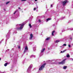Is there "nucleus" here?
I'll use <instances>...</instances> for the list:
<instances>
[{"label":"nucleus","mask_w":73,"mask_h":73,"mask_svg":"<svg viewBox=\"0 0 73 73\" xmlns=\"http://www.w3.org/2000/svg\"><path fill=\"white\" fill-rule=\"evenodd\" d=\"M35 1H37V0H35Z\"/></svg>","instance_id":"nucleus-27"},{"label":"nucleus","mask_w":73,"mask_h":73,"mask_svg":"<svg viewBox=\"0 0 73 73\" xmlns=\"http://www.w3.org/2000/svg\"><path fill=\"white\" fill-rule=\"evenodd\" d=\"M68 47H69V48H70V44H68Z\"/></svg>","instance_id":"nucleus-21"},{"label":"nucleus","mask_w":73,"mask_h":73,"mask_svg":"<svg viewBox=\"0 0 73 73\" xmlns=\"http://www.w3.org/2000/svg\"><path fill=\"white\" fill-rule=\"evenodd\" d=\"M36 9V8H35L34 9V11H35Z\"/></svg>","instance_id":"nucleus-22"},{"label":"nucleus","mask_w":73,"mask_h":73,"mask_svg":"<svg viewBox=\"0 0 73 73\" xmlns=\"http://www.w3.org/2000/svg\"><path fill=\"white\" fill-rule=\"evenodd\" d=\"M18 48L19 49H20V46H18Z\"/></svg>","instance_id":"nucleus-25"},{"label":"nucleus","mask_w":73,"mask_h":73,"mask_svg":"<svg viewBox=\"0 0 73 73\" xmlns=\"http://www.w3.org/2000/svg\"><path fill=\"white\" fill-rule=\"evenodd\" d=\"M1 73H4V72H2Z\"/></svg>","instance_id":"nucleus-31"},{"label":"nucleus","mask_w":73,"mask_h":73,"mask_svg":"<svg viewBox=\"0 0 73 73\" xmlns=\"http://www.w3.org/2000/svg\"><path fill=\"white\" fill-rule=\"evenodd\" d=\"M33 35L32 34H31L30 35V40H32V38H33Z\"/></svg>","instance_id":"nucleus-5"},{"label":"nucleus","mask_w":73,"mask_h":73,"mask_svg":"<svg viewBox=\"0 0 73 73\" xmlns=\"http://www.w3.org/2000/svg\"><path fill=\"white\" fill-rule=\"evenodd\" d=\"M66 51V50H65L64 51H63V52L62 51H61L60 52L61 53H64V52H65Z\"/></svg>","instance_id":"nucleus-16"},{"label":"nucleus","mask_w":73,"mask_h":73,"mask_svg":"<svg viewBox=\"0 0 73 73\" xmlns=\"http://www.w3.org/2000/svg\"><path fill=\"white\" fill-rule=\"evenodd\" d=\"M1 58H0V60H1Z\"/></svg>","instance_id":"nucleus-30"},{"label":"nucleus","mask_w":73,"mask_h":73,"mask_svg":"<svg viewBox=\"0 0 73 73\" xmlns=\"http://www.w3.org/2000/svg\"><path fill=\"white\" fill-rule=\"evenodd\" d=\"M63 5L64 6V5H65L66 3H68V1L67 0H65L64 1L62 2Z\"/></svg>","instance_id":"nucleus-4"},{"label":"nucleus","mask_w":73,"mask_h":73,"mask_svg":"<svg viewBox=\"0 0 73 73\" xmlns=\"http://www.w3.org/2000/svg\"><path fill=\"white\" fill-rule=\"evenodd\" d=\"M24 25V24H23L22 25L21 24H19V25H21V27H20L17 28L16 29L17 30H21V29H23Z\"/></svg>","instance_id":"nucleus-2"},{"label":"nucleus","mask_w":73,"mask_h":73,"mask_svg":"<svg viewBox=\"0 0 73 73\" xmlns=\"http://www.w3.org/2000/svg\"><path fill=\"white\" fill-rule=\"evenodd\" d=\"M51 19H52L51 18H48L47 19L46 21H49V20H51Z\"/></svg>","instance_id":"nucleus-10"},{"label":"nucleus","mask_w":73,"mask_h":73,"mask_svg":"<svg viewBox=\"0 0 73 73\" xmlns=\"http://www.w3.org/2000/svg\"><path fill=\"white\" fill-rule=\"evenodd\" d=\"M25 52H26V50H25L24 52V53H25Z\"/></svg>","instance_id":"nucleus-23"},{"label":"nucleus","mask_w":73,"mask_h":73,"mask_svg":"<svg viewBox=\"0 0 73 73\" xmlns=\"http://www.w3.org/2000/svg\"><path fill=\"white\" fill-rule=\"evenodd\" d=\"M22 1H26V0H21Z\"/></svg>","instance_id":"nucleus-24"},{"label":"nucleus","mask_w":73,"mask_h":73,"mask_svg":"<svg viewBox=\"0 0 73 73\" xmlns=\"http://www.w3.org/2000/svg\"><path fill=\"white\" fill-rule=\"evenodd\" d=\"M17 12V11H15V12L14 13V15H15V14Z\"/></svg>","instance_id":"nucleus-19"},{"label":"nucleus","mask_w":73,"mask_h":73,"mask_svg":"<svg viewBox=\"0 0 73 73\" xmlns=\"http://www.w3.org/2000/svg\"><path fill=\"white\" fill-rule=\"evenodd\" d=\"M8 63H5L4 64V66H7V64H8Z\"/></svg>","instance_id":"nucleus-11"},{"label":"nucleus","mask_w":73,"mask_h":73,"mask_svg":"<svg viewBox=\"0 0 73 73\" xmlns=\"http://www.w3.org/2000/svg\"><path fill=\"white\" fill-rule=\"evenodd\" d=\"M55 32V31H54L52 32V36H54V33Z\"/></svg>","instance_id":"nucleus-6"},{"label":"nucleus","mask_w":73,"mask_h":73,"mask_svg":"<svg viewBox=\"0 0 73 73\" xmlns=\"http://www.w3.org/2000/svg\"><path fill=\"white\" fill-rule=\"evenodd\" d=\"M66 68H67V66H64L63 67V69H66Z\"/></svg>","instance_id":"nucleus-8"},{"label":"nucleus","mask_w":73,"mask_h":73,"mask_svg":"<svg viewBox=\"0 0 73 73\" xmlns=\"http://www.w3.org/2000/svg\"><path fill=\"white\" fill-rule=\"evenodd\" d=\"M63 46H66V44H63Z\"/></svg>","instance_id":"nucleus-18"},{"label":"nucleus","mask_w":73,"mask_h":73,"mask_svg":"<svg viewBox=\"0 0 73 73\" xmlns=\"http://www.w3.org/2000/svg\"><path fill=\"white\" fill-rule=\"evenodd\" d=\"M66 60V59L64 60L61 62L58 63V64H62V65H64V64L65 63V60Z\"/></svg>","instance_id":"nucleus-3"},{"label":"nucleus","mask_w":73,"mask_h":73,"mask_svg":"<svg viewBox=\"0 0 73 73\" xmlns=\"http://www.w3.org/2000/svg\"><path fill=\"white\" fill-rule=\"evenodd\" d=\"M58 42H60V41L59 40H57L55 41L56 43H58Z\"/></svg>","instance_id":"nucleus-15"},{"label":"nucleus","mask_w":73,"mask_h":73,"mask_svg":"<svg viewBox=\"0 0 73 73\" xmlns=\"http://www.w3.org/2000/svg\"><path fill=\"white\" fill-rule=\"evenodd\" d=\"M41 20L40 19L39 20V23H41Z\"/></svg>","instance_id":"nucleus-20"},{"label":"nucleus","mask_w":73,"mask_h":73,"mask_svg":"<svg viewBox=\"0 0 73 73\" xmlns=\"http://www.w3.org/2000/svg\"><path fill=\"white\" fill-rule=\"evenodd\" d=\"M50 37L47 38H46V40H49L50 39Z\"/></svg>","instance_id":"nucleus-13"},{"label":"nucleus","mask_w":73,"mask_h":73,"mask_svg":"<svg viewBox=\"0 0 73 73\" xmlns=\"http://www.w3.org/2000/svg\"><path fill=\"white\" fill-rule=\"evenodd\" d=\"M66 57H70V55H69V54H67L66 55Z\"/></svg>","instance_id":"nucleus-14"},{"label":"nucleus","mask_w":73,"mask_h":73,"mask_svg":"<svg viewBox=\"0 0 73 73\" xmlns=\"http://www.w3.org/2000/svg\"><path fill=\"white\" fill-rule=\"evenodd\" d=\"M18 8H19V9H20V7H19Z\"/></svg>","instance_id":"nucleus-29"},{"label":"nucleus","mask_w":73,"mask_h":73,"mask_svg":"<svg viewBox=\"0 0 73 73\" xmlns=\"http://www.w3.org/2000/svg\"><path fill=\"white\" fill-rule=\"evenodd\" d=\"M10 3V1H8L6 2V4H9V3Z\"/></svg>","instance_id":"nucleus-17"},{"label":"nucleus","mask_w":73,"mask_h":73,"mask_svg":"<svg viewBox=\"0 0 73 73\" xmlns=\"http://www.w3.org/2000/svg\"><path fill=\"white\" fill-rule=\"evenodd\" d=\"M29 26L30 27V28H32V26L31 25V24H29Z\"/></svg>","instance_id":"nucleus-12"},{"label":"nucleus","mask_w":73,"mask_h":73,"mask_svg":"<svg viewBox=\"0 0 73 73\" xmlns=\"http://www.w3.org/2000/svg\"><path fill=\"white\" fill-rule=\"evenodd\" d=\"M25 50H28V47H27V46H26L25 47Z\"/></svg>","instance_id":"nucleus-7"},{"label":"nucleus","mask_w":73,"mask_h":73,"mask_svg":"<svg viewBox=\"0 0 73 73\" xmlns=\"http://www.w3.org/2000/svg\"><path fill=\"white\" fill-rule=\"evenodd\" d=\"M45 50V48L42 49V50H41V52H43Z\"/></svg>","instance_id":"nucleus-9"},{"label":"nucleus","mask_w":73,"mask_h":73,"mask_svg":"<svg viewBox=\"0 0 73 73\" xmlns=\"http://www.w3.org/2000/svg\"><path fill=\"white\" fill-rule=\"evenodd\" d=\"M51 7H52V5H51Z\"/></svg>","instance_id":"nucleus-28"},{"label":"nucleus","mask_w":73,"mask_h":73,"mask_svg":"<svg viewBox=\"0 0 73 73\" xmlns=\"http://www.w3.org/2000/svg\"><path fill=\"white\" fill-rule=\"evenodd\" d=\"M46 63H45L44 64H43L40 67L39 70H42V69H43V68H45V66L46 65Z\"/></svg>","instance_id":"nucleus-1"},{"label":"nucleus","mask_w":73,"mask_h":73,"mask_svg":"<svg viewBox=\"0 0 73 73\" xmlns=\"http://www.w3.org/2000/svg\"><path fill=\"white\" fill-rule=\"evenodd\" d=\"M48 50H50V48H48Z\"/></svg>","instance_id":"nucleus-26"}]
</instances>
